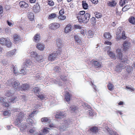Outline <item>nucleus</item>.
Instances as JSON below:
<instances>
[{
    "label": "nucleus",
    "mask_w": 135,
    "mask_h": 135,
    "mask_svg": "<svg viewBox=\"0 0 135 135\" xmlns=\"http://www.w3.org/2000/svg\"><path fill=\"white\" fill-rule=\"evenodd\" d=\"M27 122L29 124H31L34 123V122L33 120L30 118H28L27 119Z\"/></svg>",
    "instance_id": "obj_53"
},
{
    "label": "nucleus",
    "mask_w": 135,
    "mask_h": 135,
    "mask_svg": "<svg viewBox=\"0 0 135 135\" xmlns=\"http://www.w3.org/2000/svg\"><path fill=\"white\" fill-rule=\"evenodd\" d=\"M59 52L57 51L56 53H54L50 55L48 57V60H49L53 61L56 58L58 55H60L61 52V49L59 50Z\"/></svg>",
    "instance_id": "obj_5"
},
{
    "label": "nucleus",
    "mask_w": 135,
    "mask_h": 135,
    "mask_svg": "<svg viewBox=\"0 0 135 135\" xmlns=\"http://www.w3.org/2000/svg\"><path fill=\"white\" fill-rule=\"evenodd\" d=\"M25 62L23 63V66L22 67V68L21 69L20 72H18L19 74H23L24 75L25 69Z\"/></svg>",
    "instance_id": "obj_26"
},
{
    "label": "nucleus",
    "mask_w": 135,
    "mask_h": 135,
    "mask_svg": "<svg viewBox=\"0 0 135 135\" xmlns=\"http://www.w3.org/2000/svg\"><path fill=\"white\" fill-rule=\"evenodd\" d=\"M57 17V14L55 13H52L49 15L48 17L49 20H52L55 18Z\"/></svg>",
    "instance_id": "obj_24"
},
{
    "label": "nucleus",
    "mask_w": 135,
    "mask_h": 135,
    "mask_svg": "<svg viewBox=\"0 0 135 135\" xmlns=\"http://www.w3.org/2000/svg\"><path fill=\"white\" fill-rule=\"evenodd\" d=\"M85 13V11H81L76 15L77 18L79 22L86 23L89 21L90 15L88 13H86L84 15Z\"/></svg>",
    "instance_id": "obj_2"
},
{
    "label": "nucleus",
    "mask_w": 135,
    "mask_h": 135,
    "mask_svg": "<svg viewBox=\"0 0 135 135\" xmlns=\"http://www.w3.org/2000/svg\"><path fill=\"white\" fill-rule=\"evenodd\" d=\"M87 113L88 114L89 117H93L94 114V112L93 110H89Z\"/></svg>",
    "instance_id": "obj_38"
},
{
    "label": "nucleus",
    "mask_w": 135,
    "mask_h": 135,
    "mask_svg": "<svg viewBox=\"0 0 135 135\" xmlns=\"http://www.w3.org/2000/svg\"><path fill=\"white\" fill-rule=\"evenodd\" d=\"M56 44L59 48H61L63 46V41L60 38H58L56 40Z\"/></svg>",
    "instance_id": "obj_9"
},
{
    "label": "nucleus",
    "mask_w": 135,
    "mask_h": 135,
    "mask_svg": "<svg viewBox=\"0 0 135 135\" xmlns=\"http://www.w3.org/2000/svg\"><path fill=\"white\" fill-rule=\"evenodd\" d=\"M37 112V110L33 111L31 113L29 114V116L30 117L32 118L36 115Z\"/></svg>",
    "instance_id": "obj_32"
},
{
    "label": "nucleus",
    "mask_w": 135,
    "mask_h": 135,
    "mask_svg": "<svg viewBox=\"0 0 135 135\" xmlns=\"http://www.w3.org/2000/svg\"><path fill=\"white\" fill-rule=\"evenodd\" d=\"M74 38L75 41L77 42V43H79V44L81 43V41L77 35H75L74 36Z\"/></svg>",
    "instance_id": "obj_42"
},
{
    "label": "nucleus",
    "mask_w": 135,
    "mask_h": 135,
    "mask_svg": "<svg viewBox=\"0 0 135 135\" xmlns=\"http://www.w3.org/2000/svg\"><path fill=\"white\" fill-rule=\"evenodd\" d=\"M40 89L38 87H36L33 88L32 91H33L35 93H37L39 91Z\"/></svg>",
    "instance_id": "obj_44"
},
{
    "label": "nucleus",
    "mask_w": 135,
    "mask_h": 135,
    "mask_svg": "<svg viewBox=\"0 0 135 135\" xmlns=\"http://www.w3.org/2000/svg\"><path fill=\"white\" fill-rule=\"evenodd\" d=\"M7 99L3 97L0 98V103H2V105L6 107H8L9 105V104L7 102Z\"/></svg>",
    "instance_id": "obj_7"
},
{
    "label": "nucleus",
    "mask_w": 135,
    "mask_h": 135,
    "mask_svg": "<svg viewBox=\"0 0 135 135\" xmlns=\"http://www.w3.org/2000/svg\"><path fill=\"white\" fill-rule=\"evenodd\" d=\"M11 85L14 88H16L18 87L19 85H20V83L19 81L17 80L11 83Z\"/></svg>",
    "instance_id": "obj_21"
},
{
    "label": "nucleus",
    "mask_w": 135,
    "mask_h": 135,
    "mask_svg": "<svg viewBox=\"0 0 135 135\" xmlns=\"http://www.w3.org/2000/svg\"><path fill=\"white\" fill-rule=\"evenodd\" d=\"M116 4V2L114 1H112V2H110L109 5L111 7H114L115 6Z\"/></svg>",
    "instance_id": "obj_55"
},
{
    "label": "nucleus",
    "mask_w": 135,
    "mask_h": 135,
    "mask_svg": "<svg viewBox=\"0 0 135 135\" xmlns=\"http://www.w3.org/2000/svg\"><path fill=\"white\" fill-rule=\"evenodd\" d=\"M107 53L110 58L112 59L113 58L115 59V56L114 54L109 50L107 51Z\"/></svg>",
    "instance_id": "obj_23"
},
{
    "label": "nucleus",
    "mask_w": 135,
    "mask_h": 135,
    "mask_svg": "<svg viewBox=\"0 0 135 135\" xmlns=\"http://www.w3.org/2000/svg\"><path fill=\"white\" fill-rule=\"evenodd\" d=\"M50 129L49 128H47L46 127L44 128L43 130V133H44L45 134H47L49 132V130Z\"/></svg>",
    "instance_id": "obj_45"
},
{
    "label": "nucleus",
    "mask_w": 135,
    "mask_h": 135,
    "mask_svg": "<svg viewBox=\"0 0 135 135\" xmlns=\"http://www.w3.org/2000/svg\"><path fill=\"white\" fill-rule=\"evenodd\" d=\"M131 8V6L130 5H128L125 6L122 9L123 11H126L129 9Z\"/></svg>",
    "instance_id": "obj_35"
},
{
    "label": "nucleus",
    "mask_w": 135,
    "mask_h": 135,
    "mask_svg": "<svg viewBox=\"0 0 135 135\" xmlns=\"http://www.w3.org/2000/svg\"><path fill=\"white\" fill-rule=\"evenodd\" d=\"M41 121L43 123H49L50 122V120L47 117H44L41 119Z\"/></svg>",
    "instance_id": "obj_18"
},
{
    "label": "nucleus",
    "mask_w": 135,
    "mask_h": 135,
    "mask_svg": "<svg viewBox=\"0 0 135 135\" xmlns=\"http://www.w3.org/2000/svg\"><path fill=\"white\" fill-rule=\"evenodd\" d=\"M74 28L76 29H80L81 28V27L78 25H74Z\"/></svg>",
    "instance_id": "obj_61"
},
{
    "label": "nucleus",
    "mask_w": 135,
    "mask_h": 135,
    "mask_svg": "<svg viewBox=\"0 0 135 135\" xmlns=\"http://www.w3.org/2000/svg\"><path fill=\"white\" fill-rule=\"evenodd\" d=\"M58 19L61 20H64L66 18V16L64 15H60L58 17Z\"/></svg>",
    "instance_id": "obj_39"
},
{
    "label": "nucleus",
    "mask_w": 135,
    "mask_h": 135,
    "mask_svg": "<svg viewBox=\"0 0 135 135\" xmlns=\"http://www.w3.org/2000/svg\"><path fill=\"white\" fill-rule=\"evenodd\" d=\"M71 95L68 92L66 93L65 95V99L68 102L70 101Z\"/></svg>",
    "instance_id": "obj_22"
},
{
    "label": "nucleus",
    "mask_w": 135,
    "mask_h": 135,
    "mask_svg": "<svg viewBox=\"0 0 135 135\" xmlns=\"http://www.w3.org/2000/svg\"><path fill=\"white\" fill-rule=\"evenodd\" d=\"M34 40L35 41L37 42L38 41L40 40V35L38 34H36L34 37Z\"/></svg>",
    "instance_id": "obj_31"
},
{
    "label": "nucleus",
    "mask_w": 135,
    "mask_h": 135,
    "mask_svg": "<svg viewBox=\"0 0 135 135\" xmlns=\"http://www.w3.org/2000/svg\"><path fill=\"white\" fill-rule=\"evenodd\" d=\"M36 130L35 128H33L29 130V132L30 133L33 134H35Z\"/></svg>",
    "instance_id": "obj_54"
},
{
    "label": "nucleus",
    "mask_w": 135,
    "mask_h": 135,
    "mask_svg": "<svg viewBox=\"0 0 135 135\" xmlns=\"http://www.w3.org/2000/svg\"><path fill=\"white\" fill-rule=\"evenodd\" d=\"M83 35V36H85V35L86 34V31L85 30H81L80 32Z\"/></svg>",
    "instance_id": "obj_59"
},
{
    "label": "nucleus",
    "mask_w": 135,
    "mask_h": 135,
    "mask_svg": "<svg viewBox=\"0 0 135 135\" xmlns=\"http://www.w3.org/2000/svg\"><path fill=\"white\" fill-rule=\"evenodd\" d=\"M14 42V43L16 44L19 42L20 41V37L18 35H15L13 36Z\"/></svg>",
    "instance_id": "obj_14"
},
{
    "label": "nucleus",
    "mask_w": 135,
    "mask_h": 135,
    "mask_svg": "<svg viewBox=\"0 0 135 135\" xmlns=\"http://www.w3.org/2000/svg\"><path fill=\"white\" fill-rule=\"evenodd\" d=\"M66 113L65 111H60L55 115V117L57 118H62L66 116Z\"/></svg>",
    "instance_id": "obj_6"
},
{
    "label": "nucleus",
    "mask_w": 135,
    "mask_h": 135,
    "mask_svg": "<svg viewBox=\"0 0 135 135\" xmlns=\"http://www.w3.org/2000/svg\"><path fill=\"white\" fill-rule=\"evenodd\" d=\"M36 47L38 50L41 51L43 50L45 48L44 45L43 44L40 43H38Z\"/></svg>",
    "instance_id": "obj_16"
},
{
    "label": "nucleus",
    "mask_w": 135,
    "mask_h": 135,
    "mask_svg": "<svg viewBox=\"0 0 135 135\" xmlns=\"http://www.w3.org/2000/svg\"><path fill=\"white\" fill-rule=\"evenodd\" d=\"M71 25L69 24H68L65 27L64 32L65 33H67L71 31Z\"/></svg>",
    "instance_id": "obj_12"
},
{
    "label": "nucleus",
    "mask_w": 135,
    "mask_h": 135,
    "mask_svg": "<svg viewBox=\"0 0 135 135\" xmlns=\"http://www.w3.org/2000/svg\"><path fill=\"white\" fill-rule=\"evenodd\" d=\"M32 62L28 59H27L26 60V66L28 65H30L31 64Z\"/></svg>",
    "instance_id": "obj_57"
},
{
    "label": "nucleus",
    "mask_w": 135,
    "mask_h": 135,
    "mask_svg": "<svg viewBox=\"0 0 135 135\" xmlns=\"http://www.w3.org/2000/svg\"><path fill=\"white\" fill-rule=\"evenodd\" d=\"M122 28L121 27H118L117 30L116 32V35L118 36L119 34L122 31Z\"/></svg>",
    "instance_id": "obj_40"
},
{
    "label": "nucleus",
    "mask_w": 135,
    "mask_h": 135,
    "mask_svg": "<svg viewBox=\"0 0 135 135\" xmlns=\"http://www.w3.org/2000/svg\"><path fill=\"white\" fill-rule=\"evenodd\" d=\"M43 59V56L42 55H37L36 57V59L37 60V61L38 62H41V61Z\"/></svg>",
    "instance_id": "obj_37"
},
{
    "label": "nucleus",
    "mask_w": 135,
    "mask_h": 135,
    "mask_svg": "<svg viewBox=\"0 0 135 135\" xmlns=\"http://www.w3.org/2000/svg\"><path fill=\"white\" fill-rule=\"evenodd\" d=\"M60 24L57 23H54L50 24L49 28L52 30H56L60 27Z\"/></svg>",
    "instance_id": "obj_8"
},
{
    "label": "nucleus",
    "mask_w": 135,
    "mask_h": 135,
    "mask_svg": "<svg viewBox=\"0 0 135 135\" xmlns=\"http://www.w3.org/2000/svg\"><path fill=\"white\" fill-rule=\"evenodd\" d=\"M104 35L105 38L106 39H111V36L110 33L109 32L105 33Z\"/></svg>",
    "instance_id": "obj_33"
},
{
    "label": "nucleus",
    "mask_w": 135,
    "mask_h": 135,
    "mask_svg": "<svg viewBox=\"0 0 135 135\" xmlns=\"http://www.w3.org/2000/svg\"><path fill=\"white\" fill-rule=\"evenodd\" d=\"M47 3L49 5L51 6H53L54 4V2L52 0H49L48 1Z\"/></svg>",
    "instance_id": "obj_52"
},
{
    "label": "nucleus",
    "mask_w": 135,
    "mask_h": 135,
    "mask_svg": "<svg viewBox=\"0 0 135 135\" xmlns=\"http://www.w3.org/2000/svg\"><path fill=\"white\" fill-rule=\"evenodd\" d=\"M14 89L12 88L10 90H8L6 91V95L9 97L8 98V102L14 103L18 100V99L16 97L14 96Z\"/></svg>",
    "instance_id": "obj_3"
},
{
    "label": "nucleus",
    "mask_w": 135,
    "mask_h": 135,
    "mask_svg": "<svg viewBox=\"0 0 135 135\" xmlns=\"http://www.w3.org/2000/svg\"><path fill=\"white\" fill-rule=\"evenodd\" d=\"M116 52L117 56L120 60V62L116 66V70L118 72H120L122 69H124L127 66L125 64V62L127 60V59L122 56L120 49H117Z\"/></svg>",
    "instance_id": "obj_1"
},
{
    "label": "nucleus",
    "mask_w": 135,
    "mask_h": 135,
    "mask_svg": "<svg viewBox=\"0 0 135 135\" xmlns=\"http://www.w3.org/2000/svg\"><path fill=\"white\" fill-rule=\"evenodd\" d=\"M17 90H18L19 91L25 92V84L21 85L20 86L18 87V88H17Z\"/></svg>",
    "instance_id": "obj_17"
},
{
    "label": "nucleus",
    "mask_w": 135,
    "mask_h": 135,
    "mask_svg": "<svg viewBox=\"0 0 135 135\" xmlns=\"http://www.w3.org/2000/svg\"><path fill=\"white\" fill-rule=\"evenodd\" d=\"M71 122L69 119L65 120L62 124L60 126L59 129L61 131H65L70 124Z\"/></svg>",
    "instance_id": "obj_4"
},
{
    "label": "nucleus",
    "mask_w": 135,
    "mask_h": 135,
    "mask_svg": "<svg viewBox=\"0 0 135 135\" xmlns=\"http://www.w3.org/2000/svg\"><path fill=\"white\" fill-rule=\"evenodd\" d=\"M90 131L92 132L96 133L98 131V128L96 127H93L90 128Z\"/></svg>",
    "instance_id": "obj_27"
},
{
    "label": "nucleus",
    "mask_w": 135,
    "mask_h": 135,
    "mask_svg": "<svg viewBox=\"0 0 135 135\" xmlns=\"http://www.w3.org/2000/svg\"><path fill=\"white\" fill-rule=\"evenodd\" d=\"M108 89L111 91L112 90L113 88V86L112 84L111 83H109L108 85Z\"/></svg>",
    "instance_id": "obj_47"
},
{
    "label": "nucleus",
    "mask_w": 135,
    "mask_h": 135,
    "mask_svg": "<svg viewBox=\"0 0 135 135\" xmlns=\"http://www.w3.org/2000/svg\"><path fill=\"white\" fill-rule=\"evenodd\" d=\"M19 4L20 7L23 8L25 7V2L23 1H21L19 3Z\"/></svg>",
    "instance_id": "obj_49"
},
{
    "label": "nucleus",
    "mask_w": 135,
    "mask_h": 135,
    "mask_svg": "<svg viewBox=\"0 0 135 135\" xmlns=\"http://www.w3.org/2000/svg\"><path fill=\"white\" fill-rule=\"evenodd\" d=\"M38 97L41 99H43L44 98V95L42 94L38 95Z\"/></svg>",
    "instance_id": "obj_64"
},
{
    "label": "nucleus",
    "mask_w": 135,
    "mask_h": 135,
    "mask_svg": "<svg viewBox=\"0 0 135 135\" xmlns=\"http://www.w3.org/2000/svg\"><path fill=\"white\" fill-rule=\"evenodd\" d=\"M95 14L96 17L98 18H100L102 16V15L100 13L96 12Z\"/></svg>",
    "instance_id": "obj_48"
},
{
    "label": "nucleus",
    "mask_w": 135,
    "mask_h": 135,
    "mask_svg": "<svg viewBox=\"0 0 135 135\" xmlns=\"http://www.w3.org/2000/svg\"><path fill=\"white\" fill-rule=\"evenodd\" d=\"M22 121L19 120L17 118L14 122V123L16 125L18 126L19 125L20 123H21Z\"/></svg>",
    "instance_id": "obj_46"
},
{
    "label": "nucleus",
    "mask_w": 135,
    "mask_h": 135,
    "mask_svg": "<svg viewBox=\"0 0 135 135\" xmlns=\"http://www.w3.org/2000/svg\"><path fill=\"white\" fill-rule=\"evenodd\" d=\"M106 131L109 133L110 135H118L116 132L113 131H112L107 127L106 128Z\"/></svg>",
    "instance_id": "obj_15"
},
{
    "label": "nucleus",
    "mask_w": 135,
    "mask_h": 135,
    "mask_svg": "<svg viewBox=\"0 0 135 135\" xmlns=\"http://www.w3.org/2000/svg\"><path fill=\"white\" fill-rule=\"evenodd\" d=\"M11 68H12L13 72L15 75H18L19 73H18V72L17 68L13 65H12Z\"/></svg>",
    "instance_id": "obj_28"
},
{
    "label": "nucleus",
    "mask_w": 135,
    "mask_h": 135,
    "mask_svg": "<svg viewBox=\"0 0 135 135\" xmlns=\"http://www.w3.org/2000/svg\"><path fill=\"white\" fill-rule=\"evenodd\" d=\"M64 9H62L60 10L59 12V14L60 15H62L64 14Z\"/></svg>",
    "instance_id": "obj_60"
},
{
    "label": "nucleus",
    "mask_w": 135,
    "mask_h": 135,
    "mask_svg": "<svg viewBox=\"0 0 135 135\" xmlns=\"http://www.w3.org/2000/svg\"><path fill=\"white\" fill-rule=\"evenodd\" d=\"M129 22L133 25H135V18L133 17H131L129 19Z\"/></svg>",
    "instance_id": "obj_29"
},
{
    "label": "nucleus",
    "mask_w": 135,
    "mask_h": 135,
    "mask_svg": "<svg viewBox=\"0 0 135 135\" xmlns=\"http://www.w3.org/2000/svg\"><path fill=\"white\" fill-rule=\"evenodd\" d=\"M69 109L71 112L74 113L76 112L78 110V108L77 106L74 105H71Z\"/></svg>",
    "instance_id": "obj_13"
},
{
    "label": "nucleus",
    "mask_w": 135,
    "mask_h": 135,
    "mask_svg": "<svg viewBox=\"0 0 135 135\" xmlns=\"http://www.w3.org/2000/svg\"><path fill=\"white\" fill-rule=\"evenodd\" d=\"M18 118L19 120L22 121L23 120L24 114L22 112H20L18 113Z\"/></svg>",
    "instance_id": "obj_30"
},
{
    "label": "nucleus",
    "mask_w": 135,
    "mask_h": 135,
    "mask_svg": "<svg viewBox=\"0 0 135 135\" xmlns=\"http://www.w3.org/2000/svg\"><path fill=\"white\" fill-rule=\"evenodd\" d=\"M31 56L32 57H36L37 55V54L36 52H32L30 53Z\"/></svg>",
    "instance_id": "obj_41"
},
{
    "label": "nucleus",
    "mask_w": 135,
    "mask_h": 135,
    "mask_svg": "<svg viewBox=\"0 0 135 135\" xmlns=\"http://www.w3.org/2000/svg\"><path fill=\"white\" fill-rule=\"evenodd\" d=\"M132 66H128L126 70L128 73H130L132 71Z\"/></svg>",
    "instance_id": "obj_50"
},
{
    "label": "nucleus",
    "mask_w": 135,
    "mask_h": 135,
    "mask_svg": "<svg viewBox=\"0 0 135 135\" xmlns=\"http://www.w3.org/2000/svg\"><path fill=\"white\" fill-rule=\"evenodd\" d=\"M93 64L95 68H100L102 67V63L97 61H95L93 62Z\"/></svg>",
    "instance_id": "obj_11"
},
{
    "label": "nucleus",
    "mask_w": 135,
    "mask_h": 135,
    "mask_svg": "<svg viewBox=\"0 0 135 135\" xmlns=\"http://www.w3.org/2000/svg\"><path fill=\"white\" fill-rule=\"evenodd\" d=\"M126 89L131 90V91H133L134 90V89L133 88L128 86H126Z\"/></svg>",
    "instance_id": "obj_63"
},
{
    "label": "nucleus",
    "mask_w": 135,
    "mask_h": 135,
    "mask_svg": "<svg viewBox=\"0 0 135 135\" xmlns=\"http://www.w3.org/2000/svg\"><path fill=\"white\" fill-rule=\"evenodd\" d=\"M88 38H90V37H91L93 35V32L92 31L89 30L88 31Z\"/></svg>",
    "instance_id": "obj_43"
},
{
    "label": "nucleus",
    "mask_w": 135,
    "mask_h": 135,
    "mask_svg": "<svg viewBox=\"0 0 135 135\" xmlns=\"http://www.w3.org/2000/svg\"><path fill=\"white\" fill-rule=\"evenodd\" d=\"M122 38L124 40L126 38V37L125 35V32L124 31H123L122 32Z\"/></svg>",
    "instance_id": "obj_62"
},
{
    "label": "nucleus",
    "mask_w": 135,
    "mask_h": 135,
    "mask_svg": "<svg viewBox=\"0 0 135 135\" xmlns=\"http://www.w3.org/2000/svg\"><path fill=\"white\" fill-rule=\"evenodd\" d=\"M33 10L36 13L39 12L40 10V7L39 5H35L33 7Z\"/></svg>",
    "instance_id": "obj_20"
},
{
    "label": "nucleus",
    "mask_w": 135,
    "mask_h": 135,
    "mask_svg": "<svg viewBox=\"0 0 135 135\" xmlns=\"http://www.w3.org/2000/svg\"><path fill=\"white\" fill-rule=\"evenodd\" d=\"M61 69L58 66L55 67L54 69V70L56 72H59L60 71Z\"/></svg>",
    "instance_id": "obj_56"
},
{
    "label": "nucleus",
    "mask_w": 135,
    "mask_h": 135,
    "mask_svg": "<svg viewBox=\"0 0 135 135\" xmlns=\"http://www.w3.org/2000/svg\"><path fill=\"white\" fill-rule=\"evenodd\" d=\"M82 6L83 8L84 9H87L88 8V5L85 1H83L82 2Z\"/></svg>",
    "instance_id": "obj_34"
},
{
    "label": "nucleus",
    "mask_w": 135,
    "mask_h": 135,
    "mask_svg": "<svg viewBox=\"0 0 135 135\" xmlns=\"http://www.w3.org/2000/svg\"><path fill=\"white\" fill-rule=\"evenodd\" d=\"M130 42H124L123 44L124 51H126L129 49L131 46Z\"/></svg>",
    "instance_id": "obj_10"
},
{
    "label": "nucleus",
    "mask_w": 135,
    "mask_h": 135,
    "mask_svg": "<svg viewBox=\"0 0 135 135\" xmlns=\"http://www.w3.org/2000/svg\"><path fill=\"white\" fill-rule=\"evenodd\" d=\"M28 18L31 21H33L34 20V15L33 13L31 12H28L27 14Z\"/></svg>",
    "instance_id": "obj_19"
},
{
    "label": "nucleus",
    "mask_w": 135,
    "mask_h": 135,
    "mask_svg": "<svg viewBox=\"0 0 135 135\" xmlns=\"http://www.w3.org/2000/svg\"><path fill=\"white\" fill-rule=\"evenodd\" d=\"M126 0H120L119 2V4L121 6H123L126 3Z\"/></svg>",
    "instance_id": "obj_51"
},
{
    "label": "nucleus",
    "mask_w": 135,
    "mask_h": 135,
    "mask_svg": "<svg viewBox=\"0 0 135 135\" xmlns=\"http://www.w3.org/2000/svg\"><path fill=\"white\" fill-rule=\"evenodd\" d=\"M11 44L12 43L11 42V41H10L9 38H7V40L6 43L5 45L7 47H9L11 46Z\"/></svg>",
    "instance_id": "obj_36"
},
{
    "label": "nucleus",
    "mask_w": 135,
    "mask_h": 135,
    "mask_svg": "<svg viewBox=\"0 0 135 135\" xmlns=\"http://www.w3.org/2000/svg\"><path fill=\"white\" fill-rule=\"evenodd\" d=\"M16 51V50L15 49H14L13 50L11 51H9L8 52V54H9L11 53V56H12L15 54V51Z\"/></svg>",
    "instance_id": "obj_58"
},
{
    "label": "nucleus",
    "mask_w": 135,
    "mask_h": 135,
    "mask_svg": "<svg viewBox=\"0 0 135 135\" xmlns=\"http://www.w3.org/2000/svg\"><path fill=\"white\" fill-rule=\"evenodd\" d=\"M7 38H1L0 39V44L2 45H5L7 40Z\"/></svg>",
    "instance_id": "obj_25"
}]
</instances>
